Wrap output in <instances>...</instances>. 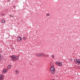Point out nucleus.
Wrapping results in <instances>:
<instances>
[{"mask_svg": "<svg viewBox=\"0 0 80 80\" xmlns=\"http://www.w3.org/2000/svg\"><path fill=\"white\" fill-rule=\"evenodd\" d=\"M51 72L52 74H54L55 73V68L53 66H52L50 69Z\"/></svg>", "mask_w": 80, "mask_h": 80, "instance_id": "1", "label": "nucleus"}, {"mask_svg": "<svg viewBox=\"0 0 80 80\" xmlns=\"http://www.w3.org/2000/svg\"><path fill=\"white\" fill-rule=\"evenodd\" d=\"M74 62H76V63L77 64V65H80V59H75L74 60Z\"/></svg>", "mask_w": 80, "mask_h": 80, "instance_id": "2", "label": "nucleus"}, {"mask_svg": "<svg viewBox=\"0 0 80 80\" xmlns=\"http://www.w3.org/2000/svg\"><path fill=\"white\" fill-rule=\"evenodd\" d=\"M15 56L12 55L11 56V60H12V61H15Z\"/></svg>", "mask_w": 80, "mask_h": 80, "instance_id": "3", "label": "nucleus"}, {"mask_svg": "<svg viewBox=\"0 0 80 80\" xmlns=\"http://www.w3.org/2000/svg\"><path fill=\"white\" fill-rule=\"evenodd\" d=\"M3 77L4 76L2 74L0 75V80H3Z\"/></svg>", "mask_w": 80, "mask_h": 80, "instance_id": "4", "label": "nucleus"}, {"mask_svg": "<svg viewBox=\"0 0 80 80\" xmlns=\"http://www.w3.org/2000/svg\"><path fill=\"white\" fill-rule=\"evenodd\" d=\"M19 58V57L18 56H15V61H17L18 60V59Z\"/></svg>", "mask_w": 80, "mask_h": 80, "instance_id": "5", "label": "nucleus"}, {"mask_svg": "<svg viewBox=\"0 0 80 80\" xmlns=\"http://www.w3.org/2000/svg\"><path fill=\"white\" fill-rule=\"evenodd\" d=\"M18 40L19 42H20V41H22V38H21V37H20L18 38Z\"/></svg>", "mask_w": 80, "mask_h": 80, "instance_id": "6", "label": "nucleus"}, {"mask_svg": "<svg viewBox=\"0 0 80 80\" xmlns=\"http://www.w3.org/2000/svg\"><path fill=\"white\" fill-rule=\"evenodd\" d=\"M6 72H7V69H4L3 70V71H2V73H5Z\"/></svg>", "mask_w": 80, "mask_h": 80, "instance_id": "7", "label": "nucleus"}, {"mask_svg": "<svg viewBox=\"0 0 80 80\" xmlns=\"http://www.w3.org/2000/svg\"><path fill=\"white\" fill-rule=\"evenodd\" d=\"M58 65H59V66L61 67V66H62V62H59Z\"/></svg>", "mask_w": 80, "mask_h": 80, "instance_id": "8", "label": "nucleus"}, {"mask_svg": "<svg viewBox=\"0 0 80 80\" xmlns=\"http://www.w3.org/2000/svg\"><path fill=\"white\" fill-rule=\"evenodd\" d=\"M44 54L42 53H40V57H42V56H44Z\"/></svg>", "mask_w": 80, "mask_h": 80, "instance_id": "9", "label": "nucleus"}, {"mask_svg": "<svg viewBox=\"0 0 80 80\" xmlns=\"http://www.w3.org/2000/svg\"><path fill=\"white\" fill-rule=\"evenodd\" d=\"M44 57H48V54H44Z\"/></svg>", "mask_w": 80, "mask_h": 80, "instance_id": "10", "label": "nucleus"}, {"mask_svg": "<svg viewBox=\"0 0 80 80\" xmlns=\"http://www.w3.org/2000/svg\"><path fill=\"white\" fill-rule=\"evenodd\" d=\"M37 57H40V53H38L36 55Z\"/></svg>", "mask_w": 80, "mask_h": 80, "instance_id": "11", "label": "nucleus"}, {"mask_svg": "<svg viewBox=\"0 0 80 80\" xmlns=\"http://www.w3.org/2000/svg\"><path fill=\"white\" fill-rule=\"evenodd\" d=\"M59 63V62H58L57 61L56 62V64L57 65H58Z\"/></svg>", "mask_w": 80, "mask_h": 80, "instance_id": "12", "label": "nucleus"}, {"mask_svg": "<svg viewBox=\"0 0 80 80\" xmlns=\"http://www.w3.org/2000/svg\"><path fill=\"white\" fill-rule=\"evenodd\" d=\"M3 59V56H1V57H0V61H1Z\"/></svg>", "mask_w": 80, "mask_h": 80, "instance_id": "13", "label": "nucleus"}, {"mask_svg": "<svg viewBox=\"0 0 80 80\" xmlns=\"http://www.w3.org/2000/svg\"><path fill=\"white\" fill-rule=\"evenodd\" d=\"M50 65L52 67H53V63L52 62L50 63Z\"/></svg>", "mask_w": 80, "mask_h": 80, "instance_id": "14", "label": "nucleus"}, {"mask_svg": "<svg viewBox=\"0 0 80 80\" xmlns=\"http://www.w3.org/2000/svg\"><path fill=\"white\" fill-rule=\"evenodd\" d=\"M15 73H17V74H18V71L17 70H16L15 71Z\"/></svg>", "mask_w": 80, "mask_h": 80, "instance_id": "15", "label": "nucleus"}, {"mask_svg": "<svg viewBox=\"0 0 80 80\" xmlns=\"http://www.w3.org/2000/svg\"><path fill=\"white\" fill-rule=\"evenodd\" d=\"M8 68H11V65H9L8 66Z\"/></svg>", "mask_w": 80, "mask_h": 80, "instance_id": "16", "label": "nucleus"}, {"mask_svg": "<svg viewBox=\"0 0 80 80\" xmlns=\"http://www.w3.org/2000/svg\"><path fill=\"white\" fill-rule=\"evenodd\" d=\"M2 23H5V20H3L2 21Z\"/></svg>", "mask_w": 80, "mask_h": 80, "instance_id": "17", "label": "nucleus"}, {"mask_svg": "<svg viewBox=\"0 0 80 80\" xmlns=\"http://www.w3.org/2000/svg\"><path fill=\"white\" fill-rule=\"evenodd\" d=\"M26 38L25 37H23V40H26Z\"/></svg>", "mask_w": 80, "mask_h": 80, "instance_id": "18", "label": "nucleus"}, {"mask_svg": "<svg viewBox=\"0 0 80 80\" xmlns=\"http://www.w3.org/2000/svg\"><path fill=\"white\" fill-rule=\"evenodd\" d=\"M52 57L53 58H54V55H52Z\"/></svg>", "mask_w": 80, "mask_h": 80, "instance_id": "19", "label": "nucleus"}, {"mask_svg": "<svg viewBox=\"0 0 80 80\" xmlns=\"http://www.w3.org/2000/svg\"><path fill=\"white\" fill-rule=\"evenodd\" d=\"M9 16H10V17H13V16H12L11 15H10Z\"/></svg>", "mask_w": 80, "mask_h": 80, "instance_id": "20", "label": "nucleus"}, {"mask_svg": "<svg viewBox=\"0 0 80 80\" xmlns=\"http://www.w3.org/2000/svg\"><path fill=\"white\" fill-rule=\"evenodd\" d=\"M47 16H49V14H48V13L47 14Z\"/></svg>", "mask_w": 80, "mask_h": 80, "instance_id": "21", "label": "nucleus"}, {"mask_svg": "<svg viewBox=\"0 0 80 80\" xmlns=\"http://www.w3.org/2000/svg\"><path fill=\"white\" fill-rule=\"evenodd\" d=\"M2 56H3L2 55H1V54L0 53V57H2Z\"/></svg>", "mask_w": 80, "mask_h": 80, "instance_id": "22", "label": "nucleus"}, {"mask_svg": "<svg viewBox=\"0 0 80 80\" xmlns=\"http://www.w3.org/2000/svg\"><path fill=\"white\" fill-rule=\"evenodd\" d=\"M80 70V66H79V68H78Z\"/></svg>", "mask_w": 80, "mask_h": 80, "instance_id": "23", "label": "nucleus"}, {"mask_svg": "<svg viewBox=\"0 0 80 80\" xmlns=\"http://www.w3.org/2000/svg\"><path fill=\"white\" fill-rule=\"evenodd\" d=\"M11 0H8V2H10Z\"/></svg>", "mask_w": 80, "mask_h": 80, "instance_id": "24", "label": "nucleus"}, {"mask_svg": "<svg viewBox=\"0 0 80 80\" xmlns=\"http://www.w3.org/2000/svg\"><path fill=\"white\" fill-rule=\"evenodd\" d=\"M50 17H51L50 16H49L48 18H50Z\"/></svg>", "mask_w": 80, "mask_h": 80, "instance_id": "25", "label": "nucleus"}, {"mask_svg": "<svg viewBox=\"0 0 80 80\" xmlns=\"http://www.w3.org/2000/svg\"><path fill=\"white\" fill-rule=\"evenodd\" d=\"M52 80H54V79H52Z\"/></svg>", "mask_w": 80, "mask_h": 80, "instance_id": "26", "label": "nucleus"}]
</instances>
